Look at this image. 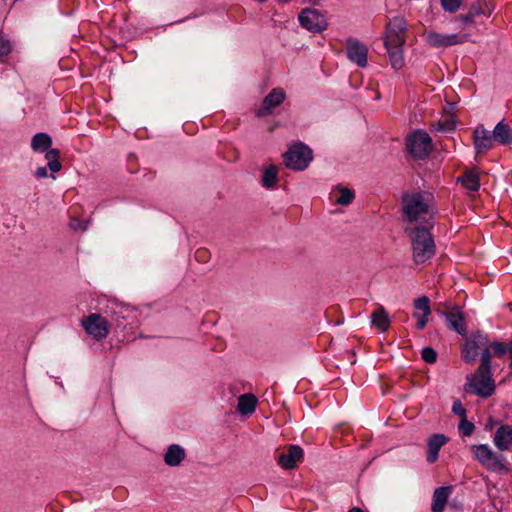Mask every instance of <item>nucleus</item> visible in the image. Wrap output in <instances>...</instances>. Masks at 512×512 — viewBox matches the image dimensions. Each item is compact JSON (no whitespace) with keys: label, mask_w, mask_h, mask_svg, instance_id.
Listing matches in <instances>:
<instances>
[{"label":"nucleus","mask_w":512,"mask_h":512,"mask_svg":"<svg viewBox=\"0 0 512 512\" xmlns=\"http://www.w3.org/2000/svg\"><path fill=\"white\" fill-rule=\"evenodd\" d=\"M450 494L451 486H441L436 488L432 496V512H443Z\"/></svg>","instance_id":"412c9836"},{"label":"nucleus","mask_w":512,"mask_h":512,"mask_svg":"<svg viewBox=\"0 0 512 512\" xmlns=\"http://www.w3.org/2000/svg\"><path fill=\"white\" fill-rule=\"evenodd\" d=\"M473 458L486 470L491 472H507L509 470L504 455L495 452L488 444L472 445Z\"/></svg>","instance_id":"7ed1b4c3"},{"label":"nucleus","mask_w":512,"mask_h":512,"mask_svg":"<svg viewBox=\"0 0 512 512\" xmlns=\"http://www.w3.org/2000/svg\"><path fill=\"white\" fill-rule=\"evenodd\" d=\"M493 133L483 125H478L473 131L474 147L478 155L486 153L496 143Z\"/></svg>","instance_id":"9b49d317"},{"label":"nucleus","mask_w":512,"mask_h":512,"mask_svg":"<svg viewBox=\"0 0 512 512\" xmlns=\"http://www.w3.org/2000/svg\"><path fill=\"white\" fill-rule=\"evenodd\" d=\"M87 226H88V223L84 220H81L79 218H71V221H70V227L73 229V230H86L87 229Z\"/></svg>","instance_id":"a19ab883"},{"label":"nucleus","mask_w":512,"mask_h":512,"mask_svg":"<svg viewBox=\"0 0 512 512\" xmlns=\"http://www.w3.org/2000/svg\"><path fill=\"white\" fill-rule=\"evenodd\" d=\"M372 325L380 332H386L390 327V317L383 306H378L370 317Z\"/></svg>","instance_id":"5701e85b"},{"label":"nucleus","mask_w":512,"mask_h":512,"mask_svg":"<svg viewBox=\"0 0 512 512\" xmlns=\"http://www.w3.org/2000/svg\"><path fill=\"white\" fill-rule=\"evenodd\" d=\"M402 212L410 226L426 225L427 221H433L435 214V201L430 192L407 191L401 198Z\"/></svg>","instance_id":"f257e3e1"},{"label":"nucleus","mask_w":512,"mask_h":512,"mask_svg":"<svg viewBox=\"0 0 512 512\" xmlns=\"http://www.w3.org/2000/svg\"><path fill=\"white\" fill-rule=\"evenodd\" d=\"M426 42L435 48H443L463 43V38L458 34H441L429 31L425 34Z\"/></svg>","instance_id":"f8f14e48"},{"label":"nucleus","mask_w":512,"mask_h":512,"mask_svg":"<svg viewBox=\"0 0 512 512\" xmlns=\"http://www.w3.org/2000/svg\"><path fill=\"white\" fill-rule=\"evenodd\" d=\"M347 57L350 61L364 68L367 66L368 48L355 38L347 40Z\"/></svg>","instance_id":"9d476101"},{"label":"nucleus","mask_w":512,"mask_h":512,"mask_svg":"<svg viewBox=\"0 0 512 512\" xmlns=\"http://www.w3.org/2000/svg\"><path fill=\"white\" fill-rule=\"evenodd\" d=\"M493 139L501 145H509L512 143V129L510 125L502 120L496 124L492 130Z\"/></svg>","instance_id":"4be33fe9"},{"label":"nucleus","mask_w":512,"mask_h":512,"mask_svg":"<svg viewBox=\"0 0 512 512\" xmlns=\"http://www.w3.org/2000/svg\"><path fill=\"white\" fill-rule=\"evenodd\" d=\"M105 313L111 317V319L118 326H125V321L129 320L134 316V310L118 302L117 300H108L105 308Z\"/></svg>","instance_id":"1a4fd4ad"},{"label":"nucleus","mask_w":512,"mask_h":512,"mask_svg":"<svg viewBox=\"0 0 512 512\" xmlns=\"http://www.w3.org/2000/svg\"><path fill=\"white\" fill-rule=\"evenodd\" d=\"M285 165L294 171H304L308 168L309 162H285Z\"/></svg>","instance_id":"ea45409f"},{"label":"nucleus","mask_w":512,"mask_h":512,"mask_svg":"<svg viewBox=\"0 0 512 512\" xmlns=\"http://www.w3.org/2000/svg\"><path fill=\"white\" fill-rule=\"evenodd\" d=\"M482 348H485L484 351L482 352L481 354V364L480 366L478 367V369H480L481 371H491V365H490V358H491V353H490V350L488 348V346H482Z\"/></svg>","instance_id":"72a5a7b5"},{"label":"nucleus","mask_w":512,"mask_h":512,"mask_svg":"<svg viewBox=\"0 0 512 512\" xmlns=\"http://www.w3.org/2000/svg\"><path fill=\"white\" fill-rule=\"evenodd\" d=\"M490 347L492 348L494 355L497 357H502L506 352H509V345L506 346L502 342H493Z\"/></svg>","instance_id":"4c0bfd02"},{"label":"nucleus","mask_w":512,"mask_h":512,"mask_svg":"<svg viewBox=\"0 0 512 512\" xmlns=\"http://www.w3.org/2000/svg\"><path fill=\"white\" fill-rule=\"evenodd\" d=\"M45 152V160H59L60 158V151L58 149H48Z\"/></svg>","instance_id":"37998d69"},{"label":"nucleus","mask_w":512,"mask_h":512,"mask_svg":"<svg viewBox=\"0 0 512 512\" xmlns=\"http://www.w3.org/2000/svg\"><path fill=\"white\" fill-rule=\"evenodd\" d=\"M406 41V21L403 17L392 18L386 27L384 44L385 46H403Z\"/></svg>","instance_id":"0eeeda50"},{"label":"nucleus","mask_w":512,"mask_h":512,"mask_svg":"<svg viewBox=\"0 0 512 512\" xmlns=\"http://www.w3.org/2000/svg\"><path fill=\"white\" fill-rule=\"evenodd\" d=\"M285 100V93L280 88H274L264 98L262 107L256 111L257 117L268 116L272 113L273 109L278 107Z\"/></svg>","instance_id":"ddd939ff"},{"label":"nucleus","mask_w":512,"mask_h":512,"mask_svg":"<svg viewBox=\"0 0 512 512\" xmlns=\"http://www.w3.org/2000/svg\"><path fill=\"white\" fill-rule=\"evenodd\" d=\"M433 226V221H427L426 225H415L406 228L411 241L412 259L417 265L427 263L436 254V244L430 232Z\"/></svg>","instance_id":"f03ea898"},{"label":"nucleus","mask_w":512,"mask_h":512,"mask_svg":"<svg viewBox=\"0 0 512 512\" xmlns=\"http://www.w3.org/2000/svg\"><path fill=\"white\" fill-rule=\"evenodd\" d=\"M448 438L443 434H434L428 439L427 462L432 464L437 461L440 449L447 443Z\"/></svg>","instance_id":"6ab92c4d"},{"label":"nucleus","mask_w":512,"mask_h":512,"mask_svg":"<svg viewBox=\"0 0 512 512\" xmlns=\"http://www.w3.org/2000/svg\"><path fill=\"white\" fill-rule=\"evenodd\" d=\"M465 390L468 393L482 397H489L495 391V382L491 371H477L467 377Z\"/></svg>","instance_id":"39448f33"},{"label":"nucleus","mask_w":512,"mask_h":512,"mask_svg":"<svg viewBox=\"0 0 512 512\" xmlns=\"http://www.w3.org/2000/svg\"><path fill=\"white\" fill-rule=\"evenodd\" d=\"M279 169L274 164H270L263 169L261 184L266 189H272L278 182Z\"/></svg>","instance_id":"393cba45"},{"label":"nucleus","mask_w":512,"mask_h":512,"mask_svg":"<svg viewBox=\"0 0 512 512\" xmlns=\"http://www.w3.org/2000/svg\"><path fill=\"white\" fill-rule=\"evenodd\" d=\"M414 307L415 309L422 312V314H430V300L426 296H422L420 298H417L414 300Z\"/></svg>","instance_id":"473e14b6"},{"label":"nucleus","mask_w":512,"mask_h":512,"mask_svg":"<svg viewBox=\"0 0 512 512\" xmlns=\"http://www.w3.org/2000/svg\"><path fill=\"white\" fill-rule=\"evenodd\" d=\"M458 428L463 436H470L473 433L475 426L472 422H469L465 417L461 419Z\"/></svg>","instance_id":"f704fd0d"},{"label":"nucleus","mask_w":512,"mask_h":512,"mask_svg":"<svg viewBox=\"0 0 512 512\" xmlns=\"http://www.w3.org/2000/svg\"><path fill=\"white\" fill-rule=\"evenodd\" d=\"M48 168L51 171V177L55 179L54 173L61 170V162H48Z\"/></svg>","instance_id":"c03bdc74"},{"label":"nucleus","mask_w":512,"mask_h":512,"mask_svg":"<svg viewBox=\"0 0 512 512\" xmlns=\"http://www.w3.org/2000/svg\"><path fill=\"white\" fill-rule=\"evenodd\" d=\"M303 449L298 445H290L287 452L278 457V464L286 470L294 469L303 460Z\"/></svg>","instance_id":"4468645a"},{"label":"nucleus","mask_w":512,"mask_h":512,"mask_svg":"<svg viewBox=\"0 0 512 512\" xmlns=\"http://www.w3.org/2000/svg\"><path fill=\"white\" fill-rule=\"evenodd\" d=\"M462 2L463 0H440L442 9L448 13H456L460 9Z\"/></svg>","instance_id":"2f4dec72"},{"label":"nucleus","mask_w":512,"mask_h":512,"mask_svg":"<svg viewBox=\"0 0 512 512\" xmlns=\"http://www.w3.org/2000/svg\"><path fill=\"white\" fill-rule=\"evenodd\" d=\"M509 355L511 359L510 366L512 367V340L509 342Z\"/></svg>","instance_id":"09e8293b"},{"label":"nucleus","mask_w":512,"mask_h":512,"mask_svg":"<svg viewBox=\"0 0 512 512\" xmlns=\"http://www.w3.org/2000/svg\"><path fill=\"white\" fill-rule=\"evenodd\" d=\"M493 444L499 451H508L512 447V425L501 424L494 433Z\"/></svg>","instance_id":"dca6fc26"},{"label":"nucleus","mask_w":512,"mask_h":512,"mask_svg":"<svg viewBox=\"0 0 512 512\" xmlns=\"http://www.w3.org/2000/svg\"><path fill=\"white\" fill-rule=\"evenodd\" d=\"M488 11V4L486 0H476L469 8L470 15L474 17L484 15Z\"/></svg>","instance_id":"7c9ffc66"},{"label":"nucleus","mask_w":512,"mask_h":512,"mask_svg":"<svg viewBox=\"0 0 512 512\" xmlns=\"http://www.w3.org/2000/svg\"><path fill=\"white\" fill-rule=\"evenodd\" d=\"M447 325L460 335L466 334V323L462 312L458 308H454L449 312L443 313Z\"/></svg>","instance_id":"a211bd4d"},{"label":"nucleus","mask_w":512,"mask_h":512,"mask_svg":"<svg viewBox=\"0 0 512 512\" xmlns=\"http://www.w3.org/2000/svg\"><path fill=\"white\" fill-rule=\"evenodd\" d=\"M12 50L9 40L0 38V62H3Z\"/></svg>","instance_id":"e433bc0d"},{"label":"nucleus","mask_w":512,"mask_h":512,"mask_svg":"<svg viewBox=\"0 0 512 512\" xmlns=\"http://www.w3.org/2000/svg\"><path fill=\"white\" fill-rule=\"evenodd\" d=\"M48 169L47 167H39L36 171H35V176L39 179L41 178H46L48 176Z\"/></svg>","instance_id":"a18cd8bd"},{"label":"nucleus","mask_w":512,"mask_h":512,"mask_svg":"<svg viewBox=\"0 0 512 512\" xmlns=\"http://www.w3.org/2000/svg\"><path fill=\"white\" fill-rule=\"evenodd\" d=\"M52 145V138L47 133H37L32 137L31 148L35 152H45Z\"/></svg>","instance_id":"c85d7f7f"},{"label":"nucleus","mask_w":512,"mask_h":512,"mask_svg":"<svg viewBox=\"0 0 512 512\" xmlns=\"http://www.w3.org/2000/svg\"><path fill=\"white\" fill-rule=\"evenodd\" d=\"M474 16L473 15H470V12L468 11V13L464 14V15H461L460 16V20L465 24H470L473 22L474 20Z\"/></svg>","instance_id":"49530a36"},{"label":"nucleus","mask_w":512,"mask_h":512,"mask_svg":"<svg viewBox=\"0 0 512 512\" xmlns=\"http://www.w3.org/2000/svg\"><path fill=\"white\" fill-rule=\"evenodd\" d=\"M348 512H363V510L361 508L354 507V508L350 509Z\"/></svg>","instance_id":"8fccbe9b"},{"label":"nucleus","mask_w":512,"mask_h":512,"mask_svg":"<svg viewBox=\"0 0 512 512\" xmlns=\"http://www.w3.org/2000/svg\"><path fill=\"white\" fill-rule=\"evenodd\" d=\"M185 458V451L184 449L177 444H172L168 447L165 455H164V462L166 465L171 467H176L181 464V462Z\"/></svg>","instance_id":"b1692460"},{"label":"nucleus","mask_w":512,"mask_h":512,"mask_svg":"<svg viewBox=\"0 0 512 512\" xmlns=\"http://www.w3.org/2000/svg\"><path fill=\"white\" fill-rule=\"evenodd\" d=\"M283 160H313L312 149L301 141L291 144L282 155Z\"/></svg>","instance_id":"2eb2a0df"},{"label":"nucleus","mask_w":512,"mask_h":512,"mask_svg":"<svg viewBox=\"0 0 512 512\" xmlns=\"http://www.w3.org/2000/svg\"><path fill=\"white\" fill-rule=\"evenodd\" d=\"M332 196L336 204L347 206L352 202L355 194L348 188L337 186L332 190Z\"/></svg>","instance_id":"bb28decb"},{"label":"nucleus","mask_w":512,"mask_h":512,"mask_svg":"<svg viewBox=\"0 0 512 512\" xmlns=\"http://www.w3.org/2000/svg\"><path fill=\"white\" fill-rule=\"evenodd\" d=\"M204 254H206V251H205V250H198V251L196 252V257H197L198 259H203V258H204Z\"/></svg>","instance_id":"de8ad7c7"},{"label":"nucleus","mask_w":512,"mask_h":512,"mask_svg":"<svg viewBox=\"0 0 512 512\" xmlns=\"http://www.w3.org/2000/svg\"><path fill=\"white\" fill-rule=\"evenodd\" d=\"M85 332L95 340H102L109 333V323L105 317L100 314L93 313L85 317L81 321Z\"/></svg>","instance_id":"423d86ee"},{"label":"nucleus","mask_w":512,"mask_h":512,"mask_svg":"<svg viewBox=\"0 0 512 512\" xmlns=\"http://www.w3.org/2000/svg\"><path fill=\"white\" fill-rule=\"evenodd\" d=\"M429 315L430 314H419L418 312L413 313V317L417 319V329L422 330L426 326Z\"/></svg>","instance_id":"58836bf2"},{"label":"nucleus","mask_w":512,"mask_h":512,"mask_svg":"<svg viewBox=\"0 0 512 512\" xmlns=\"http://www.w3.org/2000/svg\"><path fill=\"white\" fill-rule=\"evenodd\" d=\"M385 47L392 67L396 70L401 69L404 65L403 46L389 45Z\"/></svg>","instance_id":"cd10ccee"},{"label":"nucleus","mask_w":512,"mask_h":512,"mask_svg":"<svg viewBox=\"0 0 512 512\" xmlns=\"http://www.w3.org/2000/svg\"><path fill=\"white\" fill-rule=\"evenodd\" d=\"M422 359L429 364L435 363L437 360V352L431 347H425L421 352Z\"/></svg>","instance_id":"c9c22d12"},{"label":"nucleus","mask_w":512,"mask_h":512,"mask_svg":"<svg viewBox=\"0 0 512 512\" xmlns=\"http://www.w3.org/2000/svg\"><path fill=\"white\" fill-rule=\"evenodd\" d=\"M452 411L454 414L460 416L461 419L466 417V410L459 400L453 402Z\"/></svg>","instance_id":"79ce46f5"},{"label":"nucleus","mask_w":512,"mask_h":512,"mask_svg":"<svg viewBox=\"0 0 512 512\" xmlns=\"http://www.w3.org/2000/svg\"><path fill=\"white\" fill-rule=\"evenodd\" d=\"M298 20L303 28L313 33L321 32L328 26L325 16L313 8L303 9L298 16Z\"/></svg>","instance_id":"6e6552de"},{"label":"nucleus","mask_w":512,"mask_h":512,"mask_svg":"<svg viewBox=\"0 0 512 512\" xmlns=\"http://www.w3.org/2000/svg\"><path fill=\"white\" fill-rule=\"evenodd\" d=\"M463 188L470 192H476L480 188L479 172L475 168L467 169L461 176L457 178Z\"/></svg>","instance_id":"aec40b11"},{"label":"nucleus","mask_w":512,"mask_h":512,"mask_svg":"<svg viewBox=\"0 0 512 512\" xmlns=\"http://www.w3.org/2000/svg\"><path fill=\"white\" fill-rule=\"evenodd\" d=\"M488 340L481 334H478L473 340L466 342L462 348V357L466 362H473L479 355V349L486 346Z\"/></svg>","instance_id":"f3484780"},{"label":"nucleus","mask_w":512,"mask_h":512,"mask_svg":"<svg viewBox=\"0 0 512 512\" xmlns=\"http://www.w3.org/2000/svg\"><path fill=\"white\" fill-rule=\"evenodd\" d=\"M456 121L453 118H447L445 120H440L438 122H434L431 124V128L433 130L449 133L455 130Z\"/></svg>","instance_id":"c756f323"},{"label":"nucleus","mask_w":512,"mask_h":512,"mask_svg":"<svg viewBox=\"0 0 512 512\" xmlns=\"http://www.w3.org/2000/svg\"><path fill=\"white\" fill-rule=\"evenodd\" d=\"M405 144L407 151L415 160H425L434 149L432 138L421 129L409 133Z\"/></svg>","instance_id":"20e7f679"},{"label":"nucleus","mask_w":512,"mask_h":512,"mask_svg":"<svg viewBox=\"0 0 512 512\" xmlns=\"http://www.w3.org/2000/svg\"><path fill=\"white\" fill-rule=\"evenodd\" d=\"M257 398L250 393L243 394L238 399V412L243 415L251 414L255 411Z\"/></svg>","instance_id":"a878e982"}]
</instances>
